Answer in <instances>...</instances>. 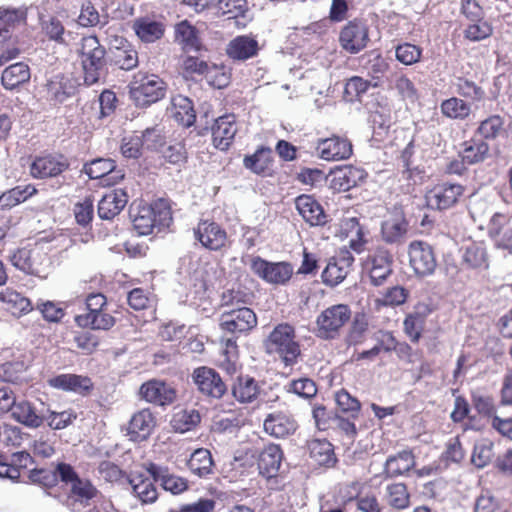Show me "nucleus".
Here are the masks:
<instances>
[{
    "label": "nucleus",
    "instance_id": "nucleus-1",
    "mask_svg": "<svg viewBox=\"0 0 512 512\" xmlns=\"http://www.w3.org/2000/svg\"><path fill=\"white\" fill-rule=\"evenodd\" d=\"M56 472L62 482L71 486L67 506L72 512H99L94 511L93 499L97 490L90 481L79 478L73 467L66 463L58 464Z\"/></svg>",
    "mask_w": 512,
    "mask_h": 512
},
{
    "label": "nucleus",
    "instance_id": "nucleus-2",
    "mask_svg": "<svg viewBox=\"0 0 512 512\" xmlns=\"http://www.w3.org/2000/svg\"><path fill=\"white\" fill-rule=\"evenodd\" d=\"M130 217L135 231L139 235H148L153 229L169 227L172 221V213L169 203L165 199H158L152 205H139L131 208Z\"/></svg>",
    "mask_w": 512,
    "mask_h": 512
},
{
    "label": "nucleus",
    "instance_id": "nucleus-3",
    "mask_svg": "<svg viewBox=\"0 0 512 512\" xmlns=\"http://www.w3.org/2000/svg\"><path fill=\"white\" fill-rule=\"evenodd\" d=\"M295 338V330L291 325L279 324L265 341L266 350L270 354H277L285 366H292L301 355L300 345Z\"/></svg>",
    "mask_w": 512,
    "mask_h": 512
},
{
    "label": "nucleus",
    "instance_id": "nucleus-4",
    "mask_svg": "<svg viewBox=\"0 0 512 512\" xmlns=\"http://www.w3.org/2000/svg\"><path fill=\"white\" fill-rule=\"evenodd\" d=\"M105 48L96 36L83 37L80 55L84 71V81L87 85L99 82L106 73Z\"/></svg>",
    "mask_w": 512,
    "mask_h": 512
},
{
    "label": "nucleus",
    "instance_id": "nucleus-5",
    "mask_svg": "<svg viewBox=\"0 0 512 512\" xmlns=\"http://www.w3.org/2000/svg\"><path fill=\"white\" fill-rule=\"evenodd\" d=\"M352 310L347 304H334L322 310L315 320V335L322 340H335L351 321Z\"/></svg>",
    "mask_w": 512,
    "mask_h": 512
},
{
    "label": "nucleus",
    "instance_id": "nucleus-6",
    "mask_svg": "<svg viewBox=\"0 0 512 512\" xmlns=\"http://www.w3.org/2000/svg\"><path fill=\"white\" fill-rule=\"evenodd\" d=\"M166 83L156 74L138 72L129 84V93L136 106L146 107L166 94Z\"/></svg>",
    "mask_w": 512,
    "mask_h": 512
},
{
    "label": "nucleus",
    "instance_id": "nucleus-7",
    "mask_svg": "<svg viewBox=\"0 0 512 512\" xmlns=\"http://www.w3.org/2000/svg\"><path fill=\"white\" fill-rule=\"evenodd\" d=\"M250 268L259 278L275 285H285L293 275V266L289 262H270L260 256L251 258Z\"/></svg>",
    "mask_w": 512,
    "mask_h": 512
},
{
    "label": "nucleus",
    "instance_id": "nucleus-8",
    "mask_svg": "<svg viewBox=\"0 0 512 512\" xmlns=\"http://www.w3.org/2000/svg\"><path fill=\"white\" fill-rule=\"evenodd\" d=\"M408 255L410 267L417 276L427 277L434 273L437 260L429 243L420 240L410 242Z\"/></svg>",
    "mask_w": 512,
    "mask_h": 512
},
{
    "label": "nucleus",
    "instance_id": "nucleus-9",
    "mask_svg": "<svg viewBox=\"0 0 512 512\" xmlns=\"http://www.w3.org/2000/svg\"><path fill=\"white\" fill-rule=\"evenodd\" d=\"M220 328L231 334L248 333L257 325L254 311L248 307L225 310L220 317Z\"/></svg>",
    "mask_w": 512,
    "mask_h": 512
},
{
    "label": "nucleus",
    "instance_id": "nucleus-10",
    "mask_svg": "<svg viewBox=\"0 0 512 512\" xmlns=\"http://www.w3.org/2000/svg\"><path fill=\"white\" fill-rule=\"evenodd\" d=\"M192 380L200 394L211 399H220L227 386L217 371L209 367H198L192 373Z\"/></svg>",
    "mask_w": 512,
    "mask_h": 512
},
{
    "label": "nucleus",
    "instance_id": "nucleus-11",
    "mask_svg": "<svg viewBox=\"0 0 512 512\" xmlns=\"http://www.w3.org/2000/svg\"><path fill=\"white\" fill-rule=\"evenodd\" d=\"M460 184L443 182L435 185L426 193L427 206L434 210H446L453 207L463 195Z\"/></svg>",
    "mask_w": 512,
    "mask_h": 512
},
{
    "label": "nucleus",
    "instance_id": "nucleus-12",
    "mask_svg": "<svg viewBox=\"0 0 512 512\" xmlns=\"http://www.w3.org/2000/svg\"><path fill=\"white\" fill-rule=\"evenodd\" d=\"M393 258L384 248H378L364 262L363 269L368 273L374 286L382 285L392 273Z\"/></svg>",
    "mask_w": 512,
    "mask_h": 512
},
{
    "label": "nucleus",
    "instance_id": "nucleus-13",
    "mask_svg": "<svg viewBox=\"0 0 512 512\" xmlns=\"http://www.w3.org/2000/svg\"><path fill=\"white\" fill-rule=\"evenodd\" d=\"M139 394L146 402L165 407L173 404L177 399V391L165 381L151 379L144 382L139 389Z\"/></svg>",
    "mask_w": 512,
    "mask_h": 512
},
{
    "label": "nucleus",
    "instance_id": "nucleus-14",
    "mask_svg": "<svg viewBox=\"0 0 512 512\" xmlns=\"http://www.w3.org/2000/svg\"><path fill=\"white\" fill-rule=\"evenodd\" d=\"M354 257L348 250H341L331 258L322 272V281L324 284L334 287L340 284L350 272Z\"/></svg>",
    "mask_w": 512,
    "mask_h": 512
},
{
    "label": "nucleus",
    "instance_id": "nucleus-15",
    "mask_svg": "<svg viewBox=\"0 0 512 512\" xmlns=\"http://www.w3.org/2000/svg\"><path fill=\"white\" fill-rule=\"evenodd\" d=\"M194 236L201 245L209 250H220L226 245L227 233L218 223L201 220L194 228Z\"/></svg>",
    "mask_w": 512,
    "mask_h": 512
},
{
    "label": "nucleus",
    "instance_id": "nucleus-16",
    "mask_svg": "<svg viewBox=\"0 0 512 512\" xmlns=\"http://www.w3.org/2000/svg\"><path fill=\"white\" fill-rule=\"evenodd\" d=\"M368 28L362 22L351 21L341 31L339 41L344 50L356 54L368 43Z\"/></svg>",
    "mask_w": 512,
    "mask_h": 512
},
{
    "label": "nucleus",
    "instance_id": "nucleus-17",
    "mask_svg": "<svg viewBox=\"0 0 512 512\" xmlns=\"http://www.w3.org/2000/svg\"><path fill=\"white\" fill-rule=\"evenodd\" d=\"M147 472L153 478L154 482L167 492L178 495L188 488L187 480L170 472L166 466L156 463H149L146 467Z\"/></svg>",
    "mask_w": 512,
    "mask_h": 512
},
{
    "label": "nucleus",
    "instance_id": "nucleus-18",
    "mask_svg": "<svg viewBox=\"0 0 512 512\" xmlns=\"http://www.w3.org/2000/svg\"><path fill=\"white\" fill-rule=\"evenodd\" d=\"M69 167L67 158L63 155H47L36 158L30 167L34 178L56 177Z\"/></svg>",
    "mask_w": 512,
    "mask_h": 512
},
{
    "label": "nucleus",
    "instance_id": "nucleus-19",
    "mask_svg": "<svg viewBox=\"0 0 512 512\" xmlns=\"http://www.w3.org/2000/svg\"><path fill=\"white\" fill-rule=\"evenodd\" d=\"M237 133L235 115L226 114L215 120L212 126V138L214 146L222 151L227 150L232 144Z\"/></svg>",
    "mask_w": 512,
    "mask_h": 512
},
{
    "label": "nucleus",
    "instance_id": "nucleus-20",
    "mask_svg": "<svg viewBox=\"0 0 512 512\" xmlns=\"http://www.w3.org/2000/svg\"><path fill=\"white\" fill-rule=\"evenodd\" d=\"M317 151L321 159L326 161L345 160L352 154V145L347 139L333 136L320 140Z\"/></svg>",
    "mask_w": 512,
    "mask_h": 512
},
{
    "label": "nucleus",
    "instance_id": "nucleus-21",
    "mask_svg": "<svg viewBox=\"0 0 512 512\" xmlns=\"http://www.w3.org/2000/svg\"><path fill=\"white\" fill-rule=\"evenodd\" d=\"M48 384L66 392L86 395L93 387L92 381L87 376L76 374H60L48 379Z\"/></svg>",
    "mask_w": 512,
    "mask_h": 512
},
{
    "label": "nucleus",
    "instance_id": "nucleus-22",
    "mask_svg": "<svg viewBox=\"0 0 512 512\" xmlns=\"http://www.w3.org/2000/svg\"><path fill=\"white\" fill-rule=\"evenodd\" d=\"M296 208L302 218L311 226H322L327 222V215L321 204L310 195H300L295 200Z\"/></svg>",
    "mask_w": 512,
    "mask_h": 512
},
{
    "label": "nucleus",
    "instance_id": "nucleus-23",
    "mask_svg": "<svg viewBox=\"0 0 512 512\" xmlns=\"http://www.w3.org/2000/svg\"><path fill=\"white\" fill-rule=\"evenodd\" d=\"M45 256L37 250L22 248L17 250L10 258L11 263L17 269L35 276H41L43 272L42 261Z\"/></svg>",
    "mask_w": 512,
    "mask_h": 512
},
{
    "label": "nucleus",
    "instance_id": "nucleus-24",
    "mask_svg": "<svg viewBox=\"0 0 512 512\" xmlns=\"http://www.w3.org/2000/svg\"><path fill=\"white\" fill-rule=\"evenodd\" d=\"M264 430L275 438L292 435L297 429V422L288 414L277 412L269 414L264 420Z\"/></svg>",
    "mask_w": 512,
    "mask_h": 512
},
{
    "label": "nucleus",
    "instance_id": "nucleus-25",
    "mask_svg": "<svg viewBox=\"0 0 512 512\" xmlns=\"http://www.w3.org/2000/svg\"><path fill=\"white\" fill-rule=\"evenodd\" d=\"M156 420L150 409H142L135 413L128 426V435L133 441H143L152 433Z\"/></svg>",
    "mask_w": 512,
    "mask_h": 512
},
{
    "label": "nucleus",
    "instance_id": "nucleus-26",
    "mask_svg": "<svg viewBox=\"0 0 512 512\" xmlns=\"http://www.w3.org/2000/svg\"><path fill=\"white\" fill-rule=\"evenodd\" d=\"M128 202V195L123 189L107 192L98 203V215L101 219L111 220L117 216Z\"/></svg>",
    "mask_w": 512,
    "mask_h": 512
},
{
    "label": "nucleus",
    "instance_id": "nucleus-27",
    "mask_svg": "<svg viewBox=\"0 0 512 512\" xmlns=\"http://www.w3.org/2000/svg\"><path fill=\"white\" fill-rule=\"evenodd\" d=\"M283 460V452L279 445L269 444L264 447L258 457V469L266 478L275 477Z\"/></svg>",
    "mask_w": 512,
    "mask_h": 512
},
{
    "label": "nucleus",
    "instance_id": "nucleus-28",
    "mask_svg": "<svg viewBox=\"0 0 512 512\" xmlns=\"http://www.w3.org/2000/svg\"><path fill=\"white\" fill-rule=\"evenodd\" d=\"M462 263L471 269L486 270L489 267V258L483 242H470L461 248Z\"/></svg>",
    "mask_w": 512,
    "mask_h": 512
},
{
    "label": "nucleus",
    "instance_id": "nucleus-29",
    "mask_svg": "<svg viewBox=\"0 0 512 512\" xmlns=\"http://www.w3.org/2000/svg\"><path fill=\"white\" fill-rule=\"evenodd\" d=\"M116 164L112 159L106 158H97L92 160L89 163L84 165L83 171L89 176L91 179H101L106 178L107 184L112 183L113 179H121L123 178V174L120 171L115 172Z\"/></svg>",
    "mask_w": 512,
    "mask_h": 512
},
{
    "label": "nucleus",
    "instance_id": "nucleus-30",
    "mask_svg": "<svg viewBox=\"0 0 512 512\" xmlns=\"http://www.w3.org/2000/svg\"><path fill=\"white\" fill-rule=\"evenodd\" d=\"M365 178L362 169L354 166H344L332 173L331 186L338 191H348Z\"/></svg>",
    "mask_w": 512,
    "mask_h": 512
},
{
    "label": "nucleus",
    "instance_id": "nucleus-31",
    "mask_svg": "<svg viewBox=\"0 0 512 512\" xmlns=\"http://www.w3.org/2000/svg\"><path fill=\"white\" fill-rule=\"evenodd\" d=\"M415 466L414 455L411 451L403 450L396 455L389 456L384 465L386 478H395L405 475Z\"/></svg>",
    "mask_w": 512,
    "mask_h": 512
},
{
    "label": "nucleus",
    "instance_id": "nucleus-32",
    "mask_svg": "<svg viewBox=\"0 0 512 512\" xmlns=\"http://www.w3.org/2000/svg\"><path fill=\"white\" fill-rule=\"evenodd\" d=\"M46 86L49 99L57 103L64 102L75 91L72 78L63 74L53 76Z\"/></svg>",
    "mask_w": 512,
    "mask_h": 512
},
{
    "label": "nucleus",
    "instance_id": "nucleus-33",
    "mask_svg": "<svg viewBox=\"0 0 512 512\" xmlns=\"http://www.w3.org/2000/svg\"><path fill=\"white\" fill-rule=\"evenodd\" d=\"M408 231V223L401 215L390 217L381 226L382 239L388 244L400 243Z\"/></svg>",
    "mask_w": 512,
    "mask_h": 512
},
{
    "label": "nucleus",
    "instance_id": "nucleus-34",
    "mask_svg": "<svg viewBox=\"0 0 512 512\" xmlns=\"http://www.w3.org/2000/svg\"><path fill=\"white\" fill-rule=\"evenodd\" d=\"M12 418L26 427L38 428L45 420V416L38 414L30 402L16 401L11 411Z\"/></svg>",
    "mask_w": 512,
    "mask_h": 512
},
{
    "label": "nucleus",
    "instance_id": "nucleus-35",
    "mask_svg": "<svg viewBox=\"0 0 512 512\" xmlns=\"http://www.w3.org/2000/svg\"><path fill=\"white\" fill-rule=\"evenodd\" d=\"M31 77L27 64L18 62L7 67L1 77V83L7 90H13L29 81Z\"/></svg>",
    "mask_w": 512,
    "mask_h": 512
},
{
    "label": "nucleus",
    "instance_id": "nucleus-36",
    "mask_svg": "<svg viewBox=\"0 0 512 512\" xmlns=\"http://www.w3.org/2000/svg\"><path fill=\"white\" fill-rule=\"evenodd\" d=\"M258 49L256 40L248 36H238L233 39L227 47V54L236 60H246L253 57Z\"/></svg>",
    "mask_w": 512,
    "mask_h": 512
},
{
    "label": "nucleus",
    "instance_id": "nucleus-37",
    "mask_svg": "<svg viewBox=\"0 0 512 512\" xmlns=\"http://www.w3.org/2000/svg\"><path fill=\"white\" fill-rule=\"evenodd\" d=\"M213 459L209 450L205 448L196 449L187 462L189 470L198 477H207L212 473Z\"/></svg>",
    "mask_w": 512,
    "mask_h": 512
},
{
    "label": "nucleus",
    "instance_id": "nucleus-38",
    "mask_svg": "<svg viewBox=\"0 0 512 512\" xmlns=\"http://www.w3.org/2000/svg\"><path fill=\"white\" fill-rule=\"evenodd\" d=\"M75 321L80 327L93 330H107L115 323L114 318L104 310L77 315Z\"/></svg>",
    "mask_w": 512,
    "mask_h": 512
},
{
    "label": "nucleus",
    "instance_id": "nucleus-39",
    "mask_svg": "<svg viewBox=\"0 0 512 512\" xmlns=\"http://www.w3.org/2000/svg\"><path fill=\"white\" fill-rule=\"evenodd\" d=\"M136 35L146 43H152L160 39L164 34V26L161 22L149 18H141L134 23Z\"/></svg>",
    "mask_w": 512,
    "mask_h": 512
},
{
    "label": "nucleus",
    "instance_id": "nucleus-40",
    "mask_svg": "<svg viewBox=\"0 0 512 512\" xmlns=\"http://www.w3.org/2000/svg\"><path fill=\"white\" fill-rule=\"evenodd\" d=\"M351 320L344 342L347 346L360 345L365 341L368 331L367 317L365 314L357 313Z\"/></svg>",
    "mask_w": 512,
    "mask_h": 512
},
{
    "label": "nucleus",
    "instance_id": "nucleus-41",
    "mask_svg": "<svg viewBox=\"0 0 512 512\" xmlns=\"http://www.w3.org/2000/svg\"><path fill=\"white\" fill-rule=\"evenodd\" d=\"M308 447L311 458L319 465L331 466L335 463L333 446L329 441L314 439Z\"/></svg>",
    "mask_w": 512,
    "mask_h": 512
},
{
    "label": "nucleus",
    "instance_id": "nucleus-42",
    "mask_svg": "<svg viewBox=\"0 0 512 512\" xmlns=\"http://www.w3.org/2000/svg\"><path fill=\"white\" fill-rule=\"evenodd\" d=\"M175 39L186 52L199 51L201 48L196 29L187 21H183L176 26Z\"/></svg>",
    "mask_w": 512,
    "mask_h": 512
},
{
    "label": "nucleus",
    "instance_id": "nucleus-43",
    "mask_svg": "<svg viewBox=\"0 0 512 512\" xmlns=\"http://www.w3.org/2000/svg\"><path fill=\"white\" fill-rule=\"evenodd\" d=\"M259 393L257 382L250 377H239L233 385L232 394L240 403H251Z\"/></svg>",
    "mask_w": 512,
    "mask_h": 512
},
{
    "label": "nucleus",
    "instance_id": "nucleus-44",
    "mask_svg": "<svg viewBox=\"0 0 512 512\" xmlns=\"http://www.w3.org/2000/svg\"><path fill=\"white\" fill-rule=\"evenodd\" d=\"M0 301L7 304L13 314H24L31 311L32 306L28 298L15 290L7 288L0 292Z\"/></svg>",
    "mask_w": 512,
    "mask_h": 512
},
{
    "label": "nucleus",
    "instance_id": "nucleus-45",
    "mask_svg": "<svg viewBox=\"0 0 512 512\" xmlns=\"http://www.w3.org/2000/svg\"><path fill=\"white\" fill-rule=\"evenodd\" d=\"M130 485L132 492L142 503H153L157 499V490L149 479L141 475L135 476L130 480Z\"/></svg>",
    "mask_w": 512,
    "mask_h": 512
},
{
    "label": "nucleus",
    "instance_id": "nucleus-46",
    "mask_svg": "<svg viewBox=\"0 0 512 512\" xmlns=\"http://www.w3.org/2000/svg\"><path fill=\"white\" fill-rule=\"evenodd\" d=\"M464 145L465 147L461 153L463 163L476 164L484 161L488 156L489 146L483 140H471Z\"/></svg>",
    "mask_w": 512,
    "mask_h": 512
},
{
    "label": "nucleus",
    "instance_id": "nucleus-47",
    "mask_svg": "<svg viewBox=\"0 0 512 512\" xmlns=\"http://www.w3.org/2000/svg\"><path fill=\"white\" fill-rule=\"evenodd\" d=\"M440 108L444 116L454 120H464L471 112L470 105L457 97L444 100Z\"/></svg>",
    "mask_w": 512,
    "mask_h": 512
},
{
    "label": "nucleus",
    "instance_id": "nucleus-48",
    "mask_svg": "<svg viewBox=\"0 0 512 512\" xmlns=\"http://www.w3.org/2000/svg\"><path fill=\"white\" fill-rule=\"evenodd\" d=\"M271 154L270 148L261 147L254 154L244 158V166L256 174H263L269 169Z\"/></svg>",
    "mask_w": 512,
    "mask_h": 512
},
{
    "label": "nucleus",
    "instance_id": "nucleus-49",
    "mask_svg": "<svg viewBox=\"0 0 512 512\" xmlns=\"http://www.w3.org/2000/svg\"><path fill=\"white\" fill-rule=\"evenodd\" d=\"M385 498L387 503L395 509H405L409 506L410 495L403 483H393L386 487Z\"/></svg>",
    "mask_w": 512,
    "mask_h": 512
},
{
    "label": "nucleus",
    "instance_id": "nucleus-50",
    "mask_svg": "<svg viewBox=\"0 0 512 512\" xmlns=\"http://www.w3.org/2000/svg\"><path fill=\"white\" fill-rule=\"evenodd\" d=\"M230 76V72L224 65L209 62L203 78L211 87L222 89L229 84Z\"/></svg>",
    "mask_w": 512,
    "mask_h": 512
},
{
    "label": "nucleus",
    "instance_id": "nucleus-51",
    "mask_svg": "<svg viewBox=\"0 0 512 512\" xmlns=\"http://www.w3.org/2000/svg\"><path fill=\"white\" fill-rule=\"evenodd\" d=\"M112 62L122 70H132L138 65V53L130 45L117 47L112 52Z\"/></svg>",
    "mask_w": 512,
    "mask_h": 512
},
{
    "label": "nucleus",
    "instance_id": "nucleus-52",
    "mask_svg": "<svg viewBox=\"0 0 512 512\" xmlns=\"http://www.w3.org/2000/svg\"><path fill=\"white\" fill-rule=\"evenodd\" d=\"M201 420L200 414L198 411L191 410H181L177 412L172 419V426L176 431L181 433L191 430L195 427Z\"/></svg>",
    "mask_w": 512,
    "mask_h": 512
},
{
    "label": "nucleus",
    "instance_id": "nucleus-53",
    "mask_svg": "<svg viewBox=\"0 0 512 512\" xmlns=\"http://www.w3.org/2000/svg\"><path fill=\"white\" fill-rule=\"evenodd\" d=\"M493 455V443L484 439L475 443L471 462L477 468H484L490 463Z\"/></svg>",
    "mask_w": 512,
    "mask_h": 512
},
{
    "label": "nucleus",
    "instance_id": "nucleus-54",
    "mask_svg": "<svg viewBox=\"0 0 512 512\" xmlns=\"http://www.w3.org/2000/svg\"><path fill=\"white\" fill-rule=\"evenodd\" d=\"M395 56L400 63L410 66L419 62L422 48L411 43H402L396 47Z\"/></svg>",
    "mask_w": 512,
    "mask_h": 512
},
{
    "label": "nucleus",
    "instance_id": "nucleus-55",
    "mask_svg": "<svg viewBox=\"0 0 512 512\" xmlns=\"http://www.w3.org/2000/svg\"><path fill=\"white\" fill-rule=\"evenodd\" d=\"M393 87L396 89L402 99L415 102L417 99V89L413 82L404 74L395 75Z\"/></svg>",
    "mask_w": 512,
    "mask_h": 512
},
{
    "label": "nucleus",
    "instance_id": "nucleus-56",
    "mask_svg": "<svg viewBox=\"0 0 512 512\" xmlns=\"http://www.w3.org/2000/svg\"><path fill=\"white\" fill-rule=\"evenodd\" d=\"M209 62L196 56H187L183 59L182 69L184 76L195 77L201 76L204 77L206 69H208Z\"/></svg>",
    "mask_w": 512,
    "mask_h": 512
},
{
    "label": "nucleus",
    "instance_id": "nucleus-57",
    "mask_svg": "<svg viewBox=\"0 0 512 512\" xmlns=\"http://www.w3.org/2000/svg\"><path fill=\"white\" fill-rule=\"evenodd\" d=\"M288 391L308 399L316 395L317 388L313 380L309 378H300L289 383Z\"/></svg>",
    "mask_w": 512,
    "mask_h": 512
},
{
    "label": "nucleus",
    "instance_id": "nucleus-58",
    "mask_svg": "<svg viewBox=\"0 0 512 512\" xmlns=\"http://www.w3.org/2000/svg\"><path fill=\"white\" fill-rule=\"evenodd\" d=\"M503 129V120L500 116L494 115L481 122L478 133L486 139L496 138Z\"/></svg>",
    "mask_w": 512,
    "mask_h": 512
},
{
    "label": "nucleus",
    "instance_id": "nucleus-59",
    "mask_svg": "<svg viewBox=\"0 0 512 512\" xmlns=\"http://www.w3.org/2000/svg\"><path fill=\"white\" fill-rule=\"evenodd\" d=\"M457 92L466 98L472 100H481L484 96V91L481 87L477 86L473 81L466 78L459 77L455 83Z\"/></svg>",
    "mask_w": 512,
    "mask_h": 512
},
{
    "label": "nucleus",
    "instance_id": "nucleus-60",
    "mask_svg": "<svg viewBox=\"0 0 512 512\" xmlns=\"http://www.w3.org/2000/svg\"><path fill=\"white\" fill-rule=\"evenodd\" d=\"M43 30L46 36L57 43L64 44L65 40V28L60 20L55 17L49 18L48 21L42 23Z\"/></svg>",
    "mask_w": 512,
    "mask_h": 512
},
{
    "label": "nucleus",
    "instance_id": "nucleus-61",
    "mask_svg": "<svg viewBox=\"0 0 512 512\" xmlns=\"http://www.w3.org/2000/svg\"><path fill=\"white\" fill-rule=\"evenodd\" d=\"M472 404L476 411L484 416H490L495 411L494 399L482 392L475 391L472 393Z\"/></svg>",
    "mask_w": 512,
    "mask_h": 512
},
{
    "label": "nucleus",
    "instance_id": "nucleus-62",
    "mask_svg": "<svg viewBox=\"0 0 512 512\" xmlns=\"http://www.w3.org/2000/svg\"><path fill=\"white\" fill-rule=\"evenodd\" d=\"M335 400L338 407L343 412H350L354 418L360 410V402L355 397L351 396L346 390H340L335 395Z\"/></svg>",
    "mask_w": 512,
    "mask_h": 512
},
{
    "label": "nucleus",
    "instance_id": "nucleus-63",
    "mask_svg": "<svg viewBox=\"0 0 512 512\" xmlns=\"http://www.w3.org/2000/svg\"><path fill=\"white\" fill-rule=\"evenodd\" d=\"M144 146L140 135L125 137L121 144V153L126 158L136 159L141 155V149Z\"/></svg>",
    "mask_w": 512,
    "mask_h": 512
},
{
    "label": "nucleus",
    "instance_id": "nucleus-64",
    "mask_svg": "<svg viewBox=\"0 0 512 512\" xmlns=\"http://www.w3.org/2000/svg\"><path fill=\"white\" fill-rule=\"evenodd\" d=\"M464 32L465 38L470 41H481L492 34V27L485 21H475Z\"/></svg>",
    "mask_w": 512,
    "mask_h": 512
}]
</instances>
